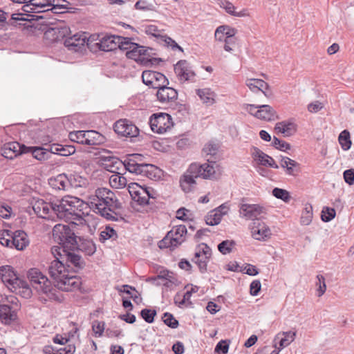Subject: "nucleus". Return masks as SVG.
I'll list each match as a JSON object with an SVG mask.
<instances>
[{
    "instance_id": "38",
    "label": "nucleus",
    "mask_w": 354,
    "mask_h": 354,
    "mask_svg": "<svg viewBox=\"0 0 354 354\" xmlns=\"http://www.w3.org/2000/svg\"><path fill=\"white\" fill-rule=\"evenodd\" d=\"M118 237V234L116 231L109 225H106L100 234V241L102 243H104L106 241L109 239H116Z\"/></svg>"
},
{
    "instance_id": "10",
    "label": "nucleus",
    "mask_w": 354,
    "mask_h": 354,
    "mask_svg": "<svg viewBox=\"0 0 354 354\" xmlns=\"http://www.w3.org/2000/svg\"><path fill=\"white\" fill-rule=\"evenodd\" d=\"M266 214V209L259 204L241 203L239 207L240 216L246 220L254 221Z\"/></svg>"
},
{
    "instance_id": "45",
    "label": "nucleus",
    "mask_w": 354,
    "mask_h": 354,
    "mask_svg": "<svg viewBox=\"0 0 354 354\" xmlns=\"http://www.w3.org/2000/svg\"><path fill=\"white\" fill-rule=\"evenodd\" d=\"M120 292L126 293L129 295V298H131L136 303L138 304L141 301L142 298L140 296L138 292L135 288H133L129 285L122 286L120 289Z\"/></svg>"
},
{
    "instance_id": "28",
    "label": "nucleus",
    "mask_w": 354,
    "mask_h": 354,
    "mask_svg": "<svg viewBox=\"0 0 354 354\" xmlns=\"http://www.w3.org/2000/svg\"><path fill=\"white\" fill-rule=\"evenodd\" d=\"M274 129L284 136L288 137L294 135L296 133L297 126L293 122V120H290L277 123Z\"/></svg>"
},
{
    "instance_id": "24",
    "label": "nucleus",
    "mask_w": 354,
    "mask_h": 354,
    "mask_svg": "<svg viewBox=\"0 0 354 354\" xmlns=\"http://www.w3.org/2000/svg\"><path fill=\"white\" fill-rule=\"evenodd\" d=\"M12 248L23 250L29 245L28 235L23 230H17L12 233Z\"/></svg>"
},
{
    "instance_id": "37",
    "label": "nucleus",
    "mask_w": 354,
    "mask_h": 354,
    "mask_svg": "<svg viewBox=\"0 0 354 354\" xmlns=\"http://www.w3.org/2000/svg\"><path fill=\"white\" fill-rule=\"evenodd\" d=\"M130 48L129 51H127L126 55L128 58L134 60H140L141 55H145L146 51L143 46L137 44H133Z\"/></svg>"
},
{
    "instance_id": "27",
    "label": "nucleus",
    "mask_w": 354,
    "mask_h": 354,
    "mask_svg": "<svg viewBox=\"0 0 354 354\" xmlns=\"http://www.w3.org/2000/svg\"><path fill=\"white\" fill-rule=\"evenodd\" d=\"M245 85L253 93L261 91L266 96H268L267 91L269 90V85L263 80L255 78L247 79Z\"/></svg>"
},
{
    "instance_id": "26",
    "label": "nucleus",
    "mask_w": 354,
    "mask_h": 354,
    "mask_svg": "<svg viewBox=\"0 0 354 354\" xmlns=\"http://www.w3.org/2000/svg\"><path fill=\"white\" fill-rule=\"evenodd\" d=\"M24 146H21L19 143L13 142L4 145L2 149V155L8 159H12L24 152Z\"/></svg>"
},
{
    "instance_id": "34",
    "label": "nucleus",
    "mask_w": 354,
    "mask_h": 354,
    "mask_svg": "<svg viewBox=\"0 0 354 354\" xmlns=\"http://www.w3.org/2000/svg\"><path fill=\"white\" fill-rule=\"evenodd\" d=\"M17 317V315L8 305H0V319L5 324H10Z\"/></svg>"
},
{
    "instance_id": "49",
    "label": "nucleus",
    "mask_w": 354,
    "mask_h": 354,
    "mask_svg": "<svg viewBox=\"0 0 354 354\" xmlns=\"http://www.w3.org/2000/svg\"><path fill=\"white\" fill-rule=\"evenodd\" d=\"M12 233L8 230L0 231V243L2 245L12 248Z\"/></svg>"
},
{
    "instance_id": "19",
    "label": "nucleus",
    "mask_w": 354,
    "mask_h": 354,
    "mask_svg": "<svg viewBox=\"0 0 354 354\" xmlns=\"http://www.w3.org/2000/svg\"><path fill=\"white\" fill-rule=\"evenodd\" d=\"M114 131L118 135L124 137H136L139 133L137 127L126 119L117 121L114 124Z\"/></svg>"
},
{
    "instance_id": "4",
    "label": "nucleus",
    "mask_w": 354,
    "mask_h": 354,
    "mask_svg": "<svg viewBox=\"0 0 354 354\" xmlns=\"http://www.w3.org/2000/svg\"><path fill=\"white\" fill-rule=\"evenodd\" d=\"M53 236L60 246L53 247L52 253L56 257V252L64 249L75 250L77 244V236L66 225L57 224L53 229Z\"/></svg>"
},
{
    "instance_id": "59",
    "label": "nucleus",
    "mask_w": 354,
    "mask_h": 354,
    "mask_svg": "<svg viewBox=\"0 0 354 354\" xmlns=\"http://www.w3.org/2000/svg\"><path fill=\"white\" fill-rule=\"evenodd\" d=\"M135 8L142 11H153L155 7L151 3L146 0H139L136 3Z\"/></svg>"
},
{
    "instance_id": "39",
    "label": "nucleus",
    "mask_w": 354,
    "mask_h": 354,
    "mask_svg": "<svg viewBox=\"0 0 354 354\" xmlns=\"http://www.w3.org/2000/svg\"><path fill=\"white\" fill-rule=\"evenodd\" d=\"M338 141L344 151L348 150L352 144L349 131L347 130L342 131L339 135Z\"/></svg>"
},
{
    "instance_id": "61",
    "label": "nucleus",
    "mask_w": 354,
    "mask_h": 354,
    "mask_svg": "<svg viewBox=\"0 0 354 354\" xmlns=\"http://www.w3.org/2000/svg\"><path fill=\"white\" fill-rule=\"evenodd\" d=\"M218 145L213 143L212 142H209L207 143L205 147H203V152L206 156H215L218 151Z\"/></svg>"
},
{
    "instance_id": "17",
    "label": "nucleus",
    "mask_w": 354,
    "mask_h": 354,
    "mask_svg": "<svg viewBox=\"0 0 354 354\" xmlns=\"http://www.w3.org/2000/svg\"><path fill=\"white\" fill-rule=\"evenodd\" d=\"M58 3L56 0H29L28 3L22 6L25 12H43L51 10L52 3Z\"/></svg>"
},
{
    "instance_id": "54",
    "label": "nucleus",
    "mask_w": 354,
    "mask_h": 354,
    "mask_svg": "<svg viewBox=\"0 0 354 354\" xmlns=\"http://www.w3.org/2000/svg\"><path fill=\"white\" fill-rule=\"evenodd\" d=\"M234 245L235 243L233 241L225 240L218 244V249L223 254H227L232 252Z\"/></svg>"
},
{
    "instance_id": "30",
    "label": "nucleus",
    "mask_w": 354,
    "mask_h": 354,
    "mask_svg": "<svg viewBox=\"0 0 354 354\" xmlns=\"http://www.w3.org/2000/svg\"><path fill=\"white\" fill-rule=\"evenodd\" d=\"M49 184L55 189L67 190L69 188L68 176L65 174H59L54 178H51Z\"/></svg>"
},
{
    "instance_id": "7",
    "label": "nucleus",
    "mask_w": 354,
    "mask_h": 354,
    "mask_svg": "<svg viewBox=\"0 0 354 354\" xmlns=\"http://www.w3.org/2000/svg\"><path fill=\"white\" fill-rule=\"evenodd\" d=\"M149 124L152 131L165 133L173 127L171 116L166 113H157L150 117Z\"/></svg>"
},
{
    "instance_id": "52",
    "label": "nucleus",
    "mask_w": 354,
    "mask_h": 354,
    "mask_svg": "<svg viewBox=\"0 0 354 354\" xmlns=\"http://www.w3.org/2000/svg\"><path fill=\"white\" fill-rule=\"evenodd\" d=\"M145 32L149 35H151L154 37L162 38L164 36V32L162 30H160L155 25H147L145 27Z\"/></svg>"
},
{
    "instance_id": "18",
    "label": "nucleus",
    "mask_w": 354,
    "mask_h": 354,
    "mask_svg": "<svg viewBox=\"0 0 354 354\" xmlns=\"http://www.w3.org/2000/svg\"><path fill=\"white\" fill-rule=\"evenodd\" d=\"M174 71L180 83L193 81L195 73L186 60L179 61L174 66Z\"/></svg>"
},
{
    "instance_id": "9",
    "label": "nucleus",
    "mask_w": 354,
    "mask_h": 354,
    "mask_svg": "<svg viewBox=\"0 0 354 354\" xmlns=\"http://www.w3.org/2000/svg\"><path fill=\"white\" fill-rule=\"evenodd\" d=\"M245 110L255 118L263 120H274L277 118L276 111L270 105L245 104Z\"/></svg>"
},
{
    "instance_id": "41",
    "label": "nucleus",
    "mask_w": 354,
    "mask_h": 354,
    "mask_svg": "<svg viewBox=\"0 0 354 354\" xmlns=\"http://www.w3.org/2000/svg\"><path fill=\"white\" fill-rule=\"evenodd\" d=\"M313 207L310 204H306L302 211L300 222L301 225H308L313 219Z\"/></svg>"
},
{
    "instance_id": "2",
    "label": "nucleus",
    "mask_w": 354,
    "mask_h": 354,
    "mask_svg": "<svg viewBox=\"0 0 354 354\" xmlns=\"http://www.w3.org/2000/svg\"><path fill=\"white\" fill-rule=\"evenodd\" d=\"M95 213L109 221H118L117 210L121 208L115 194L108 188H97L88 198L86 203Z\"/></svg>"
},
{
    "instance_id": "32",
    "label": "nucleus",
    "mask_w": 354,
    "mask_h": 354,
    "mask_svg": "<svg viewBox=\"0 0 354 354\" xmlns=\"http://www.w3.org/2000/svg\"><path fill=\"white\" fill-rule=\"evenodd\" d=\"M296 337V332L293 331H287V332H282L278 333L274 340H279V350H282L283 348L287 347L288 345H290L295 339Z\"/></svg>"
},
{
    "instance_id": "23",
    "label": "nucleus",
    "mask_w": 354,
    "mask_h": 354,
    "mask_svg": "<svg viewBox=\"0 0 354 354\" xmlns=\"http://www.w3.org/2000/svg\"><path fill=\"white\" fill-rule=\"evenodd\" d=\"M118 36L106 35L100 39L95 44L98 48L102 51H112L118 48Z\"/></svg>"
},
{
    "instance_id": "22",
    "label": "nucleus",
    "mask_w": 354,
    "mask_h": 354,
    "mask_svg": "<svg viewBox=\"0 0 354 354\" xmlns=\"http://www.w3.org/2000/svg\"><path fill=\"white\" fill-rule=\"evenodd\" d=\"M157 90V98L162 103L174 102L178 97L177 91L171 87L167 86V85L160 86Z\"/></svg>"
},
{
    "instance_id": "3",
    "label": "nucleus",
    "mask_w": 354,
    "mask_h": 354,
    "mask_svg": "<svg viewBox=\"0 0 354 354\" xmlns=\"http://www.w3.org/2000/svg\"><path fill=\"white\" fill-rule=\"evenodd\" d=\"M86 203L77 197L67 196L55 202V216L61 220L76 225L86 221L82 210Z\"/></svg>"
},
{
    "instance_id": "40",
    "label": "nucleus",
    "mask_w": 354,
    "mask_h": 354,
    "mask_svg": "<svg viewBox=\"0 0 354 354\" xmlns=\"http://www.w3.org/2000/svg\"><path fill=\"white\" fill-rule=\"evenodd\" d=\"M158 278L166 279L167 282H165L164 285L167 287H169L171 285L178 284V280L174 274L167 270L160 271L158 275Z\"/></svg>"
},
{
    "instance_id": "25",
    "label": "nucleus",
    "mask_w": 354,
    "mask_h": 354,
    "mask_svg": "<svg viewBox=\"0 0 354 354\" xmlns=\"http://www.w3.org/2000/svg\"><path fill=\"white\" fill-rule=\"evenodd\" d=\"M104 168L111 173H118L124 166L123 162L115 156H103L101 157Z\"/></svg>"
},
{
    "instance_id": "15",
    "label": "nucleus",
    "mask_w": 354,
    "mask_h": 354,
    "mask_svg": "<svg viewBox=\"0 0 354 354\" xmlns=\"http://www.w3.org/2000/svg\"><path fill=\"white\" fill-rule=\"evenodd\" d=\"M0 277L3 283L10 290H12L13 288H17L19 284H23V280L17 277L13 268L10 266L0 268Z\"/></svg>"
},
{
    "instance_id": "29",
    "label": "nucleus",
    "mask_w": 354,
    "mask_h": 354,
    "mask_svg": "<svg viewBox=\"0 0 354 354\" xmlns=\"http://www.w3.org/2000/svg\"><path fill=\"white\" fill-rule=\"evenodd\" d=\"M198 177L199 176L196 171H191L190 165L187 171L180 180V187L185 192H189L191 186L196 183L195 179Z\"/></svg>"
},
{
    "instance_id": "12",
    "label": "nucleus",
    "mask_w": 354,
    "mask_h": 354,
    "mask_svg": "<svg viewBox=\"0 0 354 354\" xmlns=\"http://www.w3.org/2000/svg\"><path fill=\"white\" fill-rule=\"evenodd\" d=\"M142 79L145 84L156 89L169 84L168 80L163 74L153 71H143Z\"/></svg>"
},
{
    "instance_id": "62",
    "label": "nucleus",
    "mask_w": 354,
    "mask_h": 354,
    "mask_svg": "<svg viewBox=\"0 0 354 354\" xmlns=\"http://www.w3.org/2000/svg\"><path fill=\"white\" fill-rule=\"evenodd\" d=\"M272 144L276 149L283 151H286L287 150L290 149V144L285 141L281 140L276 137H274Z\"/></svg>"
},
{
    "instance_id": "60",
    "label": "nucleus",
    "mask_w": 354,
    "mask_h": 354,
    "mask_svg": "<svg viewBox=\"0 0 354 354\" xmlns=\"http://www.w3.org/2000/svg\"><path fill=\"white\" fill-rule=\"evenodd\" d=\"M195 254H196V257L205 256L208 258H210L212 254V250L207 244L201 243L196 248Z\"/></svg>"
},
{
    "instance_id": "64",
    "label": "nucleus",
    "mask_w": 354,
    "mask_h": 354,
    "mask_svg": "<svg viewBox=\"0 0 354 354\" xmlns=\"http://www.w3.org/2000/svg\"><path fill=\"white\" fill-rule=\"evenodd\" d=\"M105 324L103 322L95 321L93 324L92 328L97 337H101L104 330Z\"/></svg>"
},
{
    "instance_id": "5",
    "label": "nucleus",
    "mask_w": 354,
    "mask_h": 354,
    "mask_svg": "<svg viewBox=\"0 0 354 354\" xmlns=\"http://www.w3.org/2000/svg\"><path fill=\"white\" fill-rule=\"evenodd\" d=\"M187 228L183 225L174 227L167 235L159 242L160 248H168L174 250L181 245L186 239Z\"/></svg>"
},
{
    "instance_id": "20",
    "label": "nucleus",
    "mask_w": 354,
    "mask_h": 354,
    "mask_svg": "<svg viewBox=\"0 0 354 354\" xmlns=\"http://www.w3.org/2000/svg\"><path fill=\"white\" fill-rule=\"evenodd\" d=\"M250 153L254 161L256 162L257 164L274 169L279 168V166L276 164L274 160L271 156L263 152L259 148L252 147L250 149Z\"/></svg>"
},
{
    "instance_id": "1",
    "label": "nucleus",
    "mask_w": 354,
    "mask_h": 354,
    "mask_svg": "<svg viewBox=\"0 0 354 354\" xmlns=\"http://www.w3.org/2000/svg\"><path fill=\"white\" fill-rule=\"evenodd\" d=\"M48 272L55 281V286L37 268H31L28 272V277L38 295L39 300L44 304L48 301L60 303L64 300V296L58 290L71 292L78 290L81 286V280L75 275V270L70 268V266L67 267L59 257L50 262Z\"/></svg>"
},
{
    "instance_id": "35",
    "label": "nucleus",
    "mask_w": 354,
    "mask_h": 354,
    "mask_svg": "<svg viewBox=\"0 0 354 354\" xmlns=\"http://www.w3.org/2000/svg\"><path fill=\"white\" fill-rule=\"evenodd\" d=\"M104 140V136L95 131H86L85 145H97Z\"/></svg>"
},
{
    "instance_id": "53",
    "label": "nucleus",
    "mask_w": 354,
    "mask_h": 354,
    "mask_svg": "<svg viewBox=\"0 0 354 354\" xmlns=\"http://www.w3.org/2000/svg\"><path fill=\"white\" fill-rule=\"evenodd\" d=\"M69 138L71 141L85 145L86 131H77L69 133Z\"/></svg>"
},
{
    "instance_id": "21",
    "label": "nucleus",
    "mask_w": 354,
    "mask_h": 354,
    "mask_svg": "<svg viewBox=\"0 0 354 354\" xmlns=\"http://www.w3.org/2000/svg\"><path fill=\"white\" fill-rule=\"evenodd\" d=\"M129 192L133 201L140 205H147L146 188L138 183H132L128 185Z\"/></svg>"
},
{
    "instance_id": "13",
    "label": "nucleus",
    "mask_w": 354,
    "mask_h": 354,
    "mask_svg": "<svg viewBox=\"0 0 354 354\" xmlns=\"http://www.w3.org/2000/svg\"><path fill=\"white\" fill-rule=\"evenodd\" d=\"M72 250L64 249L61 251L56 252L62 260H64V263L70 266V268H73V270H75V272L82 268L84 265V262L81 257L73 252Z\"/></svg>"
},
{
    "instance_id": "57",
    "label": "nucleus",
    "mask_w": 354,
    "mask_h": 354,
    "mask_svg": "<svg viewBox=\"0 0 354 354\" xmlns=\"http://www.w3.org/2000/svg\"><path fill=\"white\" fill-rule=\"evenodd\" d=\"M140 315L146 322L151 324L154 321V317L156 315V311L155 310L145 308L141 310Z\"/></svg>"
},
{
    "instance_id": "14",
    "label": "nucleus",
    "mask_w": 354,
    "mask_h": 354,
    "mask_svg": "<svg viewBox=\"0 0 354 354\" xmlns=\"http://www.w3.org/2000/svg\"><path fill=\"white\" fill-rule=\"evenodd\" d=\"M32 209L42 218L53 220L55 216V202L47 203L44 200H38L34 203Z\"/></svg>"
},
{
    "instance_id": "47",
    "label": "nucleus",
    "mask_w": 354,
    "mask_h": 354,
    "mask_svg": "<svg viewBox=\"0 0 354 354\" xmlns=\"http://www.w3.org/2000/svg\"><path fill=\"white\" fill-rule=\"evenodd\" d=\"M30 151L32 156L38 160H44L48 158V151L42 147H30Z\"/></svg>"
},
{
    "instance_id": "46",
    "label": "nucleus",
    "mask_w": 354,
    "mask_h": 354,
    "mask_svg": "<svg viewBox=\"0 0 354 354\" xmlns=\"http://www.w3.org/2000/svg\"><path fill=\"white\" fill-rule=\"evenodd\" d=\"M11 291L19 294L24 298H30L32 295V290L30 288L28 287L27 283L23 280V284L19 285L17 288H13Z\"/></svg>"
},
{
    "instance_id": "33",
    "label": "nucleus",
    "mask_w": 354,
    "mask_h": 354,
    "mask_svg": "<svg viewBox=\"0 0 354 354\" xmlns=\"http://www.w3.org/2000/svg\"><path fill=\"white\" fill-rule=\"evenodd\" d=\"M75 249H78L87 255H92L96 250L95 243L91 240L82 239L77 236V244Z\"/></svg>"
},
{
    "instance_id": "58",
    "label": "nucleus",
    "mask_w": 354,
    "mask_h": 354,
    "mask_svg": "<svg viewBox=\"0 0 354 354\" xmlns=\"http://www.w3.org/2000/svg\"><path fill=\"white\" fill-rule=\"evenodd\" d=\"M118 40L120 43H118V48H120L121 50H124L127 51H129L133 44H135L136 43L131 41V39L129 37H122L118 36Z\"/></svg>"
},
{
    "instance_id": "6",
    "label": "nucleus",
    "mask_w": 354,
    "mask_h": 354,
    "mask_svg": "<svg viewBox=\"0 0 354 354\" xmlns=\"http://www.w3.org/2000/svg\"><path fill=\"white\" fill-rule=\"evenodd\" d=\"M140 157V155L138 154L131 155L127 160L123 162V167L130 173L143 174L149 178H155L158 168L151 164L138 163L136 159Z\"/></svg>"
},
{
    "instance_id": "50",
    "label": "nucleus",
    "mask_w": 354,
    "mask_h": 354,
    "mask_svg": "<svg viewBox=\"0 0 354 354\" xmlns=\"http://www.w3.org/2000/svg\"><path fill=\"white\" fill-rule=\"evenodd\" d=\"M316 279L315 285L317 287V295L320 297L326 292V279L322 274H317Z\"/></svg>"
},
{
    "instance_id": "44",
    "label": "nucleus",
    "mask_w": 354,
    "mask_h": 354,
    "mask_svg": "<svg viewBox=\"0 0 354 354\" xmlns=\"http://www.w3.org/2000/svg\"><path fill=\"white\" fill-rule=\"evenodd\" d=\"M69 187L75 188L85 187L88 182L85 178L79 175H70L68 176Z\"/></svg>"
},
{
    "instance_id": "56",
    "label": "nucleus",
    "mask_w": 354,
    "mask_h": 354,
    "mask_svg": "<svg viewBox=\"0 0 354 354\" xmlns=\"http://www.w3.org/2000/svg\"><path fill=\"white\" fill-rule=\"evenodd\" d=\"M209 259V258L205 256L196 257V254H195L193 261L198 265L201 272H205L207 270V265Z\"/></svg>"
},
{
    "instance_id": "63",
    "label": "nucleus",
    "mask_w": 354,
    "mask_h": 354,
    "mask_svg": "<svg viewBox=\"0 0 354 354\" xmlns=\"http://www.w3.org/2000/svg\"><path fill=\"white\" fill-rule=\"evenodd\" d=\"M163 322L167 326L171 328H176L178 326V322L169 313L164 314Z\"/></svg>"
},
{
    "instance_id": "31",
    "label": "nucleus",
    "mask_w": 354,
    "mask_h": 354,
    "mask_svg": "<svg viewBox=\"0 0 354 354\" xmlns=\"http://www.w3.org/2000/svg\"><path fill=\"white\" fill-rule=\"evenodd\" d=\"M196 94L207 106H211L216 102V93L209 88H199L196 90Z\"/></svg>"
},
{
    "instance_id": "51",
    "label": "nucleus",
    "mask_w": 354,
    "mask_h": 354,
    "mask_svg": "<svg viewBox=\"0 0 354 354\" xmlns=\"http://www.w3.org/2000/svg\"><path fill=\"white\" fill-rule=\"evenodd\" d=\"M272 195L278 199H281L283 201L288 203L290 200V193L283 189L276 187L272 190Z\"/></svg>"
},
{
    "instance_id": "48",
    "label": "nucleus",
    "mask_w": 354,
    "mask_h": 354,
    "mask_svg": "<svg viewBox=\"0 0 354 354\" xmlns=\"http://www.w3.org/2000/svg\"><path fill=\"white\" fill-rule=\"evenodd\" d=\"M222 217L221 214L217 213L215 209L210 211L205 216V222L209 225H216L220 223Z\"/></svg>"
},
{
    "instance_id": "8",
    "label": "nucleus",
    "mask_w": 354,
    "mask_h": 354,
    "mask_svg": "<svg viewBox=\"0 0 354 354\" xmlns=\"http://www.w3.org/2000/svg\"><path fill=\"white\" fill-rule=\"evenodd\" d=\"M191 171H196L199 177L205 179H214L221 175V171L219 165L215 161H209L199 165L198 163L191 164Z\"/></svg>"
},
{
    "instance_id": "42",
    "label": "nucleus",
    "mask_w": 354,
    "mask_h": 354,
    "mask_svg": "<svg viewBox=\"0 0 354 354\" xmlns=\"http://www.w3.org/2000/svg\"><path fill=\"white\" fill-rule=\"evenodd\" d=\"M280 165L282 168L286 169V173L288 175H294V167L298 165L296 161L288 157H281Z\"/></svg>"
},
{
    "instance_id": "16",
    "label": "nucleus",
    "mask_w": 354,
    "mask_h": 354,
    "mask_svg": "<svg viewBox=\"0 0 354 354\" xmlns=\"http://www.w3.org/2000/svg\"><path fill=\"white\" fill-rule=\"evenodd\" d=\"M89 39L85 32H78L66 38L64 46L71 51L80 52L84 49L86 44L88 45Z\"/></svg>"
},
{
    "instance_id": "55",
    "label": "nucleus",
    "mask_w": 354,
    "mask_h": 354,
    "mask_svg": "<svg viewBox=\"0 0 354 354\" xmlns=\"http://www.w3.org/2000/svg\"><path fill=\"white\" fill-rule=\"evenodd\" d=\"M336 212L335 209L330 207H324L322 211V220L324 222H329L335 216Z\"/></svg>"
},
{
    "instance_id": "36",
    "label": "nucleus",
    "mask_w": 354,
    "mask_h": 354,
    "mask_svg": "<svg viewBox=\"0 0 354 354\" xmlns=\"http://www.w3.org/2000/svg\"><path fill=\"white\" fill-rule=\"evenodd\" d=\"M109 184L115 189H122L127 185V180L119 171L113 173L109 177Z\"/></svg>"
},
{
    "instance_id": "43",
    "label": "nucleus",
    "mask_w": 354,
    "mask_h": 354,
    "mask_svg": "<svg viewBox=\"0 0 354 354\" xmlns=\"http://www.w3.org/2000/svg\"><path fill=\"white\" fill-rule=\"evenodd\" d=\"M223 9L230 15L238 17H248L249 12L248 10L243 9L239 12L235 11V6L229 1H227L225 3V6L223 7Z\"/></svg>"
},
{
    "instance_id": "11",
    "label": "nucleus",
    "mask_w": 354,
    "mask_h": 354,
    "mask_svg": "<svg viewBox=\"0 0 354 354\" xmlns=\"http://www.w3.org/2000/svg\"><path fill=\"white\" fill-rule=\"evenodd\" d=\"M250 230L252 237L257 241H266L272 236L270 227L261 219H255L252 221Z\"/></svg>"
}]
</instances>
